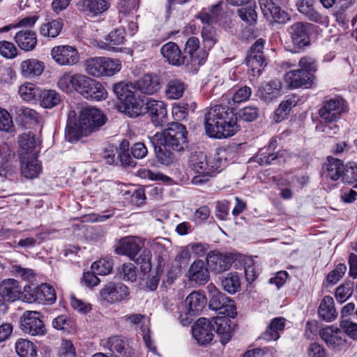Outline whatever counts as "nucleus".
I'll list each match as a JSON object with an SVG mask.
<instances>
[{"instance_id":"nucleus-1","label":"nucleus","mask_w":357,"mask_h":357,"mask_svg":"<svg viewBox=\"0 0 357 357\" xmlns=\"http://www.w3.org/2000/svg\"><path fill=\"white\" fill-rule=\"evenodd\" d=\"M347 112V103L342 98H331L324 102L323 106L319 109L320 118L326 123L323 131L328 135L337 133L339 128L333 123L339 120L342 114Z\"/></svg>"},{"instance_id":"nucleus-2","label":"nucleus","mask_w":357,"mask_h":357,"mask_svg":"<svg viewBox=\"0 0 357 357\" xmlns=\"http://www.w3.org/2000/svg\"><path fill=\"white\" fill-rule=\"evenodd\" d=\"M187 130L180 123H172L162 132H156L152 137L153 144L165 145L174 151H181L187 143Z\"/></svg>"},{"instance_id":"nucleus-3","label":"nucleus","mask_w":357,"mask_h":357,"mask_svg":"<svg viewBox=\"0 0 357 357\" xmlns=\"http://www.w3.org/2000/svg\"><path fill=\"white\" fill-rule=\"evenodd\" d=\"M85 71L94 77H111L121 68V62L116 59L105 56H96L86 60Z\"/></svg>"},{"instance_id":"nucleus-4","label":"nucleus","mask_w":357,"mask_h":357,"mask_svg":"<svg viewBox=\"0 0 357 357\" xmlns=\"http://www.w3.org/2000/svg\"><path fill=\"white\" fill-rule=\"evenodd\" d=\"M206 290L210 298L209 307L211 310L227 317H235L237 312L233 300L222 293L213 283L207 285Z\"/></svg>"},{"instance_id":"nucleus-5","label":"nucleus","mask_w":357,"mask_h":357,"mask_svg":"<svg viewBox=\"0 0 357 357\" xmlns=\"http://www.w3.org/2000/svg\"><path fill=\"white\" fill-rule=\"evenodd\" d=\"M188 164L191 170L197 174L192 178L193 184L205 183L210 177L213 176V169L204 153L201 151L192 153L189 157Z\"/></svg>"},{"instance_id":"nucleus-6","label":"nucleus","mask_w":357,"mask_h":357,"mask_svg":"<svg viewBox=\"0 0 357 357\" xmlns=\"http://www.w3.org/2000/svg\"><path fill=\"white\" fill-rule=\"evenodd\" d=\"M234 110L229 106L216 105L211 107L204 116V126L206 133L209 136V131L215 130L218 125H222V122L230 120L229 117L233 116Z\"/></svg>"},{"instance_id":"nucleus-7","label":"nucleus","mask_w":357,"mask_h":357,"mask_svg":"<svg viewBox=\"0 0 357 357\" xmlns=\"http://www.w3.org/2000/svg\"><path fill=\"white\" fill-rule=\"evenodd\" d=\"M38 311H25L20 317L21 330L32 336H43L46 334L45 326Z\"/></svg>"},{"instance_id":"nucleus-8","label":"nucleus","mask_w":357,"mask_h":357,"mask_svg":"<svg viewBox=\"0 0 357 357\" xmlns=\"http://www.w3.org/2000/svg\"><path fill=\"white\" fill-rule=\"evenodd\" d=\"M77 92L84 98L100 101L107 97V92L98 81L82 75Z\"/></svg>"},{"instance_id":"nucleus-9","label":"nucleus","mask_w":357,"mask_h":357,"mask_svg":"<svg viewBox=\"0 0 357 357\" xmlns=\"http://www.w3.org/2000/svg\"><path fill=\"white\" fill-rule=\"evenodd\" d=\"M313 25L308 22H296L291 25L288 29V33L294 46L300 50L310 44V33Z\"/></svg>"},{"instance_id":"nucleus-10","label":"nucleus","mask_w":357,"mask_h":357,"mask_svg":"<svg viewBox=\"0 0 357 357\" xmlns=\"http://www.w3.org/2000/svg\"><path fill=\"white\" fill-rule=\"evenodd\" d=\"M99 294L101 300L114 304L126 299L130 292L128 288L122 283L109 282L100 289Z\"/></svg>"},{"instance_id":"nucleus-11","label":"nucleus","mask_w":357,"mask_h":357,"mask_svg":"<svg viewBox=\"0 0 357 357\" xmlns=\"http://www.w3.org/2000/svg\"><path fill=\"white\" fill-rule=\"evenodd\" d=\"M82 123H83L90 133L96 131L106 122V117L102 112L96 108L85 107L79 114Z\"/></svg>"},{"instance_id":"nucleus-12","label":"nucleus","mask_w":357,"mask_h":357,"mask_svg":"<svg viewBox=\"0 0 357 357\" xmlns=\"http://www.w3.org/2000/svg\"><path fill=\"white\" fill-rule=\"evenodd\" d=\"M206 261L212 272L221 273L229 269L234 261V257L229 252L211 251L207 255Z\"/></svg>"},{"instance_id":"nucleus-13","label":"nucleus","mask_w":357,"mask_h":357,"mask_svg":"<svg viewBox=\"0 0 357 357\" xmlns=\"http://www.w3.org/2000/svg\"><path fill=\"white\" fill-rule=\"evenodd\" d=\"M166 104L161 100L149 98L144 107L151 117V122L156 127H161L167 122Z\"/></svg>"},{"instance_id":"nucleus-14","label":"nucleus","mask_w":357,"mask_h":357,"mask_svg":"<svg viewBox=\"0 0 357 357\" xmlns=\"http://www.w3.org/2000/svg\"><path fill=\"white\" fill-rule=\"evenodd\" d=\"M52 59L59 65L72 66L79 61L77 50L70 45L56 46L52 49Z\"/></svg>"},{"instance_id":"nucleus-15","label":"nucleus","mask_w":357,"mask_h":357,"mask_svg":"<svg viewBox=\"0 0 357 357\" xmlns=\"http://www.w3.org/2000/svg\"><path fill=\"white\" fill-rule=\"evenodd\" d=\"M143 246V241L136 236H126L121 238L115 247V251L119 255L128 256L134 260Z\"/></svg>"},{"instance_id":"nucleus-16","label":"nucleus","mask_w":357,"mask_h":357,"mask_svg":"<svg viewBox=\"0 0 357 357\" xmlns=\"http://www.w3.org/2000/svg\"><path fill=\"white\" fill-rule=\"evenodd\" d=\"M313 79V74L300 69L289 70L284 76V83L289 89L307 88L312 85Z\"/></svg>"},{"instance_id":"nucleus-17","label":"nucleus","mask_w":357,"mask_h":357,"mask_svg":"<svg viewBox=\"0 0 357 357\" xmlns=\"http://www.w3.org/2000/svg\"><path fill=\"white\" fill-rule=\"evenodd\" d=\"M160 52L166 61L172 66H188V56L184 55L178 45L174 42H168L163 45Z\"/></svg>"},{"instance_id":"nucleus-18","label":"nucleus","mask_w":357,"mask_h":357,"mask_svg":"<svg viewBox=\"0 0 357 357\" xmlns=\"http://www.w3.org/2000/svg\"><path fill=\"white\" fill-rule=\"evenodd\" d=\"M184 54L188 56V66L203 64L207 56L206 51L199 49V40L197 37H190L185 43Z\"/></svg>"},{"instance_id":"nucleus-19","label":"nucleus","mask_w":357,"mask_h":357,"mask_svg":"<svg viewBox=\"0 0 357 357\" xmlns=\"http://www.w3.org/2000/svg\"><path fill=\"white\" fill-rule=\"evenodd\" d=\"M192 333L194 338L199 344H208L213 338L211 322L204 317L197 320L192 326Z\"/></svg>"},{"instance_id":"nucleus-20","label":"nucleus","mask_w":357,"mask_h":357,"mask_svg":"<svg viewBox=\"0 0 357 357\" xmlns=\"http://www.w3.org/2000/svg\"><path fill=\"white\" fill-rule=\"evenodd\" d=\"M107 347L118 357H137V352L131 348L127 340L121 336L115 335L109 337L107 342Z\"/></svg>"},{"instance_id":"nucleus-21","label":"nucleus","mask_w":357,"mask_h":357,"mask_svg":"<svg viewBox=\"0 0 357 357\" xmlns=\"http://www.w3.org/2000/svg\"><path fill=\"white\" fill-rule=\"evenodd\" d=\"M85 126L82 123L80 117L79 121L75 119V112L69 113L66 128V137L69 142L77 141L82 136H87L90 134Z\"/></svg>"},{"instance_id":"nucleus-22","label":"nucleus","mask_w":357,"mask_h":357,"mask_svg":"<svg viewBox=\"0 0 357 357\" xmlns=\"http://www.w3.org/2000/svg\"><path fill=\"white\" fill-rule=\"evenodd\" d=\"M78 7L89 17H97L105 13L110 7L108 0H79Z\"/></svg>"},{"instance_id":"nucleus-23","label":"nucleus","mask_w":357,"mask_h":357,"mask_svg":"<svg viewBox=\"0 0 357 357\" xmlns=\"http://www.w3.org/2000/svg\"><path fill=\"white\" fill-rule=\"evenodd\" d=\"M161 87L160 80L158 75L146 74L135 83V89L146 95H153L158 93Z\"/></svg>"},{"instance_id":"nucleus-24","label":"nucleus","mask_w":357,"mask_h":357,"mask_svg":"<svg viewBox=\"0 0 357 357\" xmlns=\"http://www.w3.org/2000/svg\"><path fill=\"white\" fill-rule=\"evenodd\" d=\"M259 3L264 16L268 20L284 22L289 19L288 14L272 0H259Z\"/></svg>"},{"instance_id":"nucleus-25","label":"nucleus","mask_w":357,"mask_h":357,"mask_svg":"<svg viewBox=\"0 0 357 357\" xmlns=\"http://www.w3.org/2000/svg\"><path fill=\"white\" fill-rule=\"evenodd\" d=\"M230 120L222 122V125H218L215 130L209 131V137L217 139L227 138L233 136L238 130L237 116L235 113L233 116L229 117Z\"/></svg>"},{"instance_id":"nucleus-26","label":"nucleus","mask_w":357,"mask_h":357,"mask_svg":"<svg viewBox=\"0 0 357 357\" xmlns=\"http://www.w3.org/2000/svg\"><path fill=\"white\" fill-rule=\"evenodd\" d=\"M206 304L204 294L199 291H192L185 300L186 315L192 317L199 314Z\"/></svg>"},{"instance_id":"nucleus-27","label":"nucleus","mask_w":357,"mask_h":357,"mask_svg":"<svg viewBox=\"0 0 357 357\" xmlns=\"http://www.w3.org/2000/svg\"><path fill=\"white\" fill-rule=\"evenodd\" d=\"M189 280L199 284H204L209 280V271L204 261L195 260L187 273Z\"/></svg>"},{"instance_id":"nucleus-28","label":"nucleus","mask_w":357,"mask_h":357,"mask_svg":"<svg viewBox=\"0 0 357 357\" xmlns=\"http://www.w3.org/2000/svg\"><path fill=\"white\" fill-rule=\"evenodd\" d=\"M227 316L216 317L212 319L211 326L217 334L220 336L222 344H226L231 338L233 329L231 327V321Z\"/></svg>"},{"instance_id":"nucleus-29","label":"nucleus","mask_w":357,"mask_h":357,"mask_svg":"<svg viewBox=\"0 0 357 357\" xmlns=\"http://www.w3.org/2000/svg\"><path fill=\"white\" fill-rule=\"evenodd\" d=\"M119 109L131 118H136L145 112L144 101L138 99L135 94L123 101L119 105Z\"/></svg>"},{"instance_id":"nucleus-30","label":"nucleus","mask_w":357,"mask_h":357,"mask_svg":"<svg viewBox=\"0 0 357 357\" xmlns=\"http://www.w3.org/2000/svg\"><path fill=\"white\" fill-rule=\"evenodd\" d=\"M21 173L26 178H33L36 177L40 170V165L38 164L36 153H32L31 156H20Z\"/></svg>"},{"instance_id":"nucleus-31","label":"nucleus","mask_w":357,"mask_h":357,"mask_svg":"<svg viewBox=\"0 0 357 357\" xmlns=\"http://www.w3.org/2000/svg\"><path fill=\"white\" fill-rule=\"evenodd\" d=\"M14 40L18 47L24 51L33 50L37 44L36 33L30 29H22L16 33Z\"/></svg>"},{"instance_id":"nucleus-32","label":"nucleus","mask_w":357,"mask_h":357,"mask_svg":"<svg viewBox=\"0 0 357 357\" xmlns=\"http://www.w3.org/2000/svg\"><path fill=\"white\" fill-rule=\"evenodd\" d=\"M343 170V162L340 159L333 158H328L324 166L325 176L335 181L342 179Z\"/></svg>"},{"instance_id":"nucleus-33","label":"nucleus","mask_w":357,"mask_h":357,"mask_svg":"<svg viewBox=\"0 0 357 357\" xmlns=\"http://www.w3.org/2000/svg\"><path fill=\"white\" fill-rule=\"evenodd\" d=\"M296 6L299 13L308 20L314 22H322V15L317 10L314 0H299Z\"/></svg>"},{"instance_id":"nucleus-34","label":"nucleus","mask_w":357,"mask_h":357,"mask_svg":"<svg viewBox=\"0 0 357 357\" xmlns=\"http://www.w3.org/2000/svg\"><path fill=\"white\" fill-rule=\"evenodd\" d=\"M44 70V64L37 59H29L20 64L21 74L24 77L32 78L39 76Z\"/></svg>"},{"instance_id":"nucleus-35","label":"nucleus","mask_w":357,"mask_h":357,"mask_svg":"<svg viewBox=\"0 0 357 357\" xmlns=\"http://www.w3.org/2000/svg\"><path fill=\"white\" fill-rule=\"evenodd\" d=\"M286 320L283 317L272 319L267 329L262 333L261 338L267 341L277 340L280 338V332L285 327Z\"/></svg>"},{"instance_id":"nucleus-36","label":"nucleus","mask_w":357,"mask_h":357,"mask_svg":"<svg viewBox=\"0 0 357 357\" xmlns=\"http://www.w3.org/2000/svg\"><path fill=\"white\" fill-rule=\"evenodd\" d=\"M281 89L282 84L278 79L264 83L259 89L260 98L264 101L270 102L280 95Z\"/></svg>"},{"instance_id":"nucleus-37","label":"nucleus","mask_w":357,"mask_h":357,"mask_svg":"<svg viewBox=\"0 0 357 357\" xmlns=\"http://www.w3.org/2000/svg\"><path fill=\"white\" fill-rule=\"evenodd\" d=\"M277 147V140L271 139L268 146L261 149L256 158L261 165H271L278 158V154L275 152Z\"/></svg>"},{"instance_id":"nucleus-38","label":"nucleus","mask_w":357,"mask_h":357,"mask_svg":"<svg viewBox=\"0 0 357 357\" xmlns=\"http://www.w3.org/2000/svg\"><path fill=\"white\" fill-rule=\"evenodd\" d=\"M186 89L185 83L178 79L169 80L165 90V95L169 100H178L181 98Z\"/></svg>"},{"instance_id":"nucleus-39","label":"nucleus","mask_w":357,"mask_h":357,"mask_svg":"<svg viewBox=\"0 0 357 357\" xmlns=\"http://www.w3.org/2000/svg\"><path fill=\"white\" fill-rule=\"evenodd\" d=\"M0 289L8 301H14L19 298L21 293V288L17 281L14 279H8L3 281Z\"/></svg>"},{"instance_id":"nucleus-40","label":"nucleus","mask_w":357,"mask_h":357,"mask_svg":"<svg viewBox=\"0 0 357 357\" xmlns=\"http://www.w3.org/2000/svg\"><path fill=\"white\" fill-rule=\"evenodd\" d=\"M82 77V74H65L59 79L58 86L66 93H71L73 91L77 92Z\"/></svg>"},{"instance_id":"nucleus-41","label":"nucleus","mask_w":357,"mask_h":357,"mask_svg":"<svg viewBox=\"0 0 357 357\" xmlns=\"http://www.w3.org/2000/svg\"><path fill=\"white\" fill-rule=\"evenodd\" d=\"M318 313L326 321H331L336 318L337 314L332 297L328 296L324 297L320 303Z\"/></svg>"},{"instance_id":"nucleus-42","label":"nucleus","mask_w":357,"mask_h":357,"mask_svg":"<svg viewBox=\"0 0 357 357\" xmlns=\"http://www.w3.org/2000/svg\"><path fill=\"white\" fill-rule=\"evenodd\" d=\"M222 289L229 294H234L241 288V279L236 272H231L222 276L220 279Z\"/></svg>"},{"instance_id":"nucleus-43","label":"nucleus","mask_w":357,"mask_h":357,"mask_svg":"<svg viewBox=\"0 0 357 357\" xmlns=\"http://www.w3.org/2000/svg\"><path fill=\"white\" fill-rule=\"evenodd\" d=\"M19 144L22 150L20 156H31L32 153H36V156L38 153L36 150L37 142L33 135L30 133H24L19 137Z\"/></svg>"},{"instance_id":"nucleus-44","label":"nucleus","mask_w":357,"mask_h":357,"mask_svg":"<svg viewBox=\"0 0 357 357\" xmlns=\"http://www.w3.org/2000/svg\"><path fill=\"white\" fill-rule=\"evenodd\" d=\"M63 22L60 20H53L43 23L39 29L40 34L49 38H54L59 35L63 29Z\"/></svg>"},{"instance_id":"nucleus-45","label":"nucleus","mask_w":357,"mask_h":357,"mask_svg":"<svg viewBox=\"0 0 357 357\" xmlns=\"http://www.w3.org/2000/svg\"><path fill=\"white\" fill-rule=\"evenodd\" d=\"M15 348L20 357H37L36 346L29 340L23 338L17 340Z\"/></svg>"},{"instance_id":"nucleus-46","label":"nucleus","mask_w":357,"mask_h":357,"mask_svg":"<svg viewBox=\"0 0 357 357\" xmlns=\"http://www.w3.org/2000/svg\"><path fill=\"white\" fill-rule=\"evenodd\" d=\"M61 100L60 94L54 90H40L39 100L44 108H52L58 105Z\"/></svg>"},{"instance_id":"nucleus-47","label":"nucleus","mask_w":357,"mask_h":357,"mask_svg":"<svg viewBox=\"0 0 357 357\" xmlns=\"http://www.w3.org/2000/svg\"><path fill=\"white\" fill-rule=\"evenodd\" d=\"M155 153L158 162L161 165L168 166L176 161V156L172 149L165 145L157 144L155 146Z\"/></svg>"},{"instance_id":"nucleus-48","label":"nucleus","mask_w":357,"mask_h":357,"mask_svg":"<svg viewBox=\"0 0 357 357\" xmlns=\"http://www.w3.org/2000/svg\"><path fill=\"white\" fill-rule=\"evenodd\" d=\"M133 89H135V84L124 82L116 83L113 86V91L121 103L135 94Z\"/></svg>"},{"instance_id":"nucleus-49","label":"nucleus","mask_w":357,"mask_h":357,"mask_svg":"<svg viewBox=\"0 0 357 357\" xmlns=\"http://www.w3.org/2000/svg\"><path fill=\"white\" fill-rule=\"evenodd\" d=\"M35 299H38V302H54L56 301V294L54 289L47 284H42L36 286V296Z\"/></svg>"},{"instance_id":"nucleus-50","label":"nucleus","mask_w":357,"mask_h":357,"mask_svg":"<svg viewBox=\"0 0 357 357\" xmlns=\"http://www.w3.org/2000/svg\"><path fill=\"white\" fill-rule=\"evenodd\" d=\"M125 36V29L118 28L108 34L106 38L107 43H105V45L101 46V47L105 50H109L114 48L115 45H121L124 43Z\"/></svg>"},{"instance_id":"nucleus-51","label":"nucleus","mask_w":357,"mask_h":357,"mask_svg":"<svg viewBox=\"0 0 357 357\" xmlns=\"http://www.w3.org/2000/svg\"><path fill=\"white\" fill-rule=\"evenodd\" d=\"M113 261L111 257H107L93 262L91 265V270L97 275H106L113 268Z\"/></svg>"},{"instance_id":"nucleus-52","label":"nucleus","mask_w":357,"mask_h":357,"mask_svg":"<svg viewBox=\"0 0 357 357\" xmlns=\"http://www.w3.org/2000/svg\"><path fill=\"white\" fill-rule=\"evenodd\" d=\"M265 63L264 54H249L246 57V64L253 75H259Z\"/></svg>"},{"instance_id":"nucleus-53","label":"nucleus","mask_w":357,"mask_h":357,"mask_svg":"<svg viewBox=\"0 0 357 357\" xmlns=\"http://www.w3.org/2000/svg\"><path fill=\"white\" fill-rule=\"evenodd\" d=\"M296 105L294 100L290 98L283 100L275 111L273 119L276 123L282 121L289 114L291 108Z\"/></svg>"},{"instance_id":"nucleus-54","label":"nucleus","mask_w":357,"mask_h":357,"mask_svg":"<svg viewBox=\"0 0 357 357\" xmlns=\"http://www.w3.org/2000/svg\"><path fill=\"white\" fill-rule=\"evenodd\" d=\"M40 89L31 83H26L20 86L19 94L25 101L29 102L39 97Z\"/></svg>"},{"instance_id":"nucleus-55","label":"nucleus","mask_w":357,"mask_h":357,"mask_svg":"<svg viewBox=\"0 0 357 357\" xmlns=\"http://www.w3.org/2000/svg\"><path fill=\"white\" fill-rule=\"evenodd\" d=\"M202 37L204 49L210 50L218 42V36L213 27L204 26L202 31Z\"/></svg>"},{"instance_id":"nucleus-56","label":"nucleus","mask_w":357,"mask_h":357,"mask_svg":"<svg viewBox=\"0 0 357 357\" xmlns=\"http://www.w3.org/2000/svg\"><path fill=\"white\" fill-rule=\"evenodd\" d=\"M220 10V3L215 4L211 7L208 12L204 10H202L198 15V18L202 23L206 24L208 25L207 26H209L210 24H212L216 21Z\"/></svg>"},{"instance_id":"nucleus-57","label":"nucleus","mask_w":357,"mask_h":357,"mask_svg":"<svg viewBox=\"0 0 357 357\" xmlns=\"http://www.w3.org/2000/svg\"><path fill=\"white\" fill-rule=\"evenodd\" d=\"M128 144L126 145L124 143L121 144V146L118 152L117 159L119 160L121 165L124 167H134L137 165V162L131 157L129 149L128 148Z\"/></svg>"},{"instance_id":"nucleus-58","label":"nucleus","mask_w":357,"mask_h":357,"mask_svg":"<svg viewBox=\"0 0 357 357\" xmlns=\"http://www.w3.org/2000/svg\"><path fill=\"white\" fill-rule=\"evenodd\" d=\"M151 253L149 250L145 249L133 261H135L138 265H140L141 271L146 274L151 271Z\"/></svg>"},{"instance_id":"nucleus-59","label":"nucleus","mask_w":357,"mask_h":357,"mask_svg":"<svg viewBox=\"0 0 357 357\" xmlns=\"http://www.w3.org/2000/svg\"><path fill=\"white\" fill-rule=\"evenodd\" d=\"M353 289L354 282H344L336 289L335 294V298L340 303L346 301L352 295Z\"/></svg>"},{"instance_id":"nucleus-60","label":"nucleus","mask_w":357,"mask_h":357,"mask_svg":"<svg viewBox=\"0 0 357 357\" xmlns=\"http://www.w3.org/2000/svg\"><path fill=\"white\" fill-rule=\"evenodd\" d=\"M238 15L248 25H253L257 22V14L255 8L251 6L238 9Z\"/></svg>"},{"instance_id":"nucleus-61","label":"nucleus","mask_w":357,"mask_h":357,"mask_svg":"<svg viewBox=\"0 0 357 357\" xmlns=\"http://www.w3.org/2000/svg\"><path fill=\"white\" fill-rule=\"evenodd\" d=\"M119 277L126 281L134 282L137 280V273L134 264L127 263L118 269Z\"/></svg>"},{"instance_id":"nucleus-62","label":"nucleus","mask_w":357,"mask_h":357,"mask_svg":"<svg viewBox=\"0 0 357 357\" xmlns=\"http://www.w3.org/2000/svg\"><path fill=\"white\" fill-rule=\"evenodd\" d=\"M227 152L225 149H219L213 157V162L211 164L213 169V174L215 172H219L220 169L224 168L227 166L228 161L227 158Z\"/></svg>"},{"instance_id":"nucleus-63","label":"nucleus","mask_w":357,"mask_h":357,"mask_svg":"<svg viewBox=\"0 0 357 357\" xmlns=\"http://www.w3.org/2000/svg\"><path fill=\"white\" fill-rule=\"evenodd\" d=\"M342 181L348 183L357 181V164L356 162H350L344 165Z\"/></svg>"},{"instance_id":"nucleus-64","label":"nucleus","mask_w":357,"mask_h":357,"mask_svg":"<svg viewBox=\"0 0 357 357\" xmlns=\"http://www.w3.org/2000/svg\"><path fill=\"white\" fill-rule=\"evenodd\" d=\"M252 93L251 89L247 86H242L236 90L232 96L231 101L233 104H239L249 99Z\"/></svg>"}]
</instances>
